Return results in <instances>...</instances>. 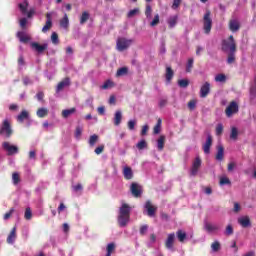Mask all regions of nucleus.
<instances>
[{"mask_svg": "<svg viewBox=\"0 0 256 256\" xmlns=\"http://www.w3.org/2000/svg\"><path fill=\"white\" fill-rule=\"evenodd\" d=\"M36 115L40 119H43L44 117H47V115H49V109L44 107L38 108V110L36 111Z\"/></svg>", "mask_w": 256, "mask_h": 256, "instance_id": "cd10ccee", "label": "nucleus"}, {"mask_svg": "<svg viewBox=\"0 0 256 256\" xmlns=\"http://www.w3.org/2000/svg\"><path fill=\"white\" fill-rule=\"evenodd\" d=\"M133 45V39H127L125 37H120L116 41L117 51L123 52L127 51Z\"/></svg>", "mask_w": 256, "mask_h": 256, "instance_id": "20e7f679", "label": "nucleus"}, {"mask_svg": "<svg viewBox=\"0 0 256 256\" xmlns=\"http://www.w3.org/2000/svg\"><path fill=\"white\" fill-rule=\"evenodd\" d=\"M176 237L180 243H185V241H187V232L179 229L176 232Z\"/></svg>", "mask_w": 256, "mask_h": 256, "instance_id": "5701e85b", "label": "nucleus"}, {"mask_svg": "<svg viewBox=\"0 0 256 256\" xmlns=\"http://www.w3.org/2000/svg\"><path fill=\"white\" fill-rule=\"evenodd\" d=\"M12 181H13L14 185H19V183L21 182V177L19 176V173L14 172L12 174Z\"/></svg>", "mask_w": 256, "mask_h": 256, "instance_id": "79ce46f5", "label": "nucleus"}, {"mask_svg": "<svg viewBox=\"0 0 256 256\" xmlns=\"http://www.w3.org/2000/svg\"><path fill=\"white\" fill-rule=\"evenodd\" d=\"M209 93H211V84L209 82H205L200 88V97L205 99Z\"/></svg>", "mask_w": 256, "mask_h": 256, "instance_id": "f8f14e48", "label": "nucleus"}, {"mask_svg": "<svg viewBox=\"0 0 256 256\" xmlns=\"http://www.w3.org/2000/svg\"><path fill=\"white\" fill-rule=\"evenodd\" d=\"M13 135V128L11 127V122L9 120L5 119L2 122V125L0 127V136L4 137L5 139H10V137Z\"/></svg>", "mask_w": 256, "mask_h": 256, "instance_id": "7ed1b4c3", "label": "nucleus"}, {"mask_svg": "<svg viewBox=\"0 0 256 256\" xmlns=\"http://www.w3.org/2000/svg\"><path fill=\"white\" fill-rule=\"evenodd\" d=\"M51 27H53V18L51 17V13H46V23L42 28V33H47L50 31Z\"/></svg>", "mask_w": 256, "mask_h": 256, "instance_id": "4468645a", "label": "nucleus"}, {"mask_svg": "<svg viewBox=\"0 0 256 256\" xmlns=\"http://www.w3.org/2000/svg\"><path fill=\"white\" fill-rule=\"evenodd\" d=\"M236 53H237V51L228 52V57H227L228 65H233V63H235V60H236L235 54Z\"/></svg>", "mask_w": 256, "mask_h": 256, "instance_id": "2f4dec72", "label": "nucleus"}, {"mask_svg": "<svg viewBox=\"0 0 256 256\" xmlns=\"http://www.w3.org/2000/svg\"><path fill=\"white\" fill-rule=\"evenodd\" d=\"M178 85L179 87H182L183 89L189 87V80L187 79H181V80H178Z\"/></svg>", "mask_w": 256, "mask_h": 256, "instance_id": "09e8293b", "label": "nucleus"}, {"mask_svg": "<svg viewBox=\"0 0 256 256\" xmlns=\"http://www.w3.org/2000/svg\"><path fill=\"white\" fill-rule=\"evenodd\" d=\"M224 155H225V148L223 147V145H218L217 153H216V160L223 161Z\"/></svg>", "mask_w": 256, "mask_h": 256, "instance_id": "b1692460", "label": "nucleus"}, {"mask_svg": "<svg viewBox=\"0 0 256 256\" xmlns=\"http://www.w3.org/2000/svg\"><path fill=\"white\" fill-rule=\"evenodd\" d=\"M97 141H99V136L94 134L90 136L88 143L90 147H95V143H97Z\"/></svg>", "mask_w": 256, "mask_h": 256, "instance_id": "4c0bfd02", "label": "nucleus"}, {"mask_svg": "<svg viewBox=\"0 0 256 256\" xmlns=\"http://www.w3.org/2000/svg\"><path fill=\"white\" fill-rule=\"evenodd\" d=\"M233 233H234L233 225L228 224V225L226 226L224 235H226L227 237H229V236L233 235Z\"/></svg>", "mask_w": 256, "mask_h": 256, "instance_id": "a18cd8bd", "label": "nucleus"}, {"mask_svg": "<svg viewBox=\"0 0 256 256\" xmlns=\"http://www.w3.org/2000/svg\"><path fill=\"white\" fill-rule=\"evenodd\" d=\"M123 175L126 181H131V179H133V169H131L129 166H125L123 168Z\"/></svg>", "mask_w": 256, "mask_h": 256, "instance_id": "aec40b11", "label": "nucleus"}, {"mask_svg": "<svg viewBox=\"0 0 256 256\" xmlns=\"http://www.w3.org/2000/svg\"><path fill=\"white\" fill-rule=\"evenodd\" d=\"M49 47V45L47 43L45 44H39L38 42H32L31 43V48L35 49V51H37V53H43V51H47V48Z\"/></svg>", "mask_w": 256, "mask_h": 256, "instance_id": "a211bd4d", "label": "nucleus"}, {"mask_svg": "<svg viewBox=\"0 0 256 256\" xmlns=\"http://www.w3.org/2000/svg\"><path fill=\"white\" fill-rule=\"evenodd\" d=\"M211 249L214 253H217V251H220L221 250V243L219 241H214L212 244H211Z\"/></svg>", "mask_w": 256, "mask_h": 256, "instance_id": "58836bf2", "label": "nucleus"}, {"mask_svg": "<svg viewBox=\"0 0 256 256\" xmlns=\"http://www.w3.org/2000/svg\"><path fill=\"white\" fill-rule=\"evenodd\" d=\"M16 37L19 39L20 43L27 44L29 43V41H31V36L25 33V31L17 32Z\"/></svg>", "mask_w": 256, "mask_h": 256, "instance_id": "f3484780", "label": "nucleus"}, {"mask_svg": "<svg viewBox=\"0 0 256 256\" xmlns=\"http://www.w3.org/2000/svg\"><path fill=\"white\" fill-rule=\"evenodd\" d=\"M151 13H153V8H151L150 4H147L145 9V16L147 19H151Z\"/></svg>", "mask_w": 256, "mask_h": 256, "instance_id": "8fccbe9b", "label": "nucleus"}, {"mask_svg": "<svg viewBox=\"0 0 256 256\" xmlns=\"http://www.w3.org/2000/svg\"><path fill=\"white\" fill-rule=\"evenodd\" d=\"M18 7L23 15H27V7H29V3L27 1H25L23 4L20 3Z\"/></svg>", "mask_w": 256, "mask_h": 256, "instance_id": "ea45409f", "label": "nucleus"}, {"mask_svg": "<svg viewBox=\"0 0 256 256\" xmlns=\"http://www.w3.org/2000/svg\"><path fill=\"white\" fill-rule=\"evenodd\" d=\"M129 73V68L127 67H121L116 72V77H124V75H127Z\"/></svg>", "mask_w": 256, "mask_h": 256, "instance_id": "473e14b6", "label": "nucleus"}, {"mask_svg": "<svg viewBox=\"0 0 256 256\" xmlns=\"http://www.w3.org/2000/svg\"><path fill=\"white\" fill-rule=\"evenodd\" d=\"M211 145H213V136H211V134H208L206 142L203 145V151L206 155H209V153H211Z\"/></svg>", "mask_w": 256, "mask_h": 256, "instance_id": "ddd939ff", "label": "nucleus"}, {"mask_svg": "<svg viewBox=\"0 0 256 256\" xmlns=\"http://www.w3.org/2000/svg\"><path fill=\"white\" fill-rule=\"evenodd\" d=\"M139 13V8H134L133 10H130L127 14V17L131 19V17H135Z\"/></svg>", "mask_w": 256, "mask_h": 256, "instance_id": "603ef678", "label": "nucleus"}, {"mask_svg": "<svg viewBox=\"0 0 256 256\" xmlns=\"http://www.w3.org/2000/svg\"><path fill=\"white\" fill-rule=\"evenodd\" d=\"M90 14L89 12L85 11L82 13L80 17V25H85L86 21H89Z\"/></svg>", "mask_w": 256, "mask_h": 256, "instance_id": "e433bc0d", "label": "nucleus"}, {"mask_svg": "<svg viewBox=\"0 0 256 256\" xmlns=\"http://www.w3.org/2000/svg\"><path fill=\"white\" fill-rule=\"evenodd\" d=\"M147 131H149V125H144L143 127H142V130H141V135L142 136H145V135H147Z\"/></svg>", "mask_w": 256, "mask_h": 256, "instance_id": "338daca9", "label": "nucleus"}, {"mask_svg": "<svg viewBox=\"0 0 256 256\" xmlns=\"http://www.w3.org/2000/svg\"><path fill=\"white\" fill-rule=\"evenodd\" d=\"M174 75H175V72H173V69L171 67H167L165 77H166V82L168 84L171 83V81L173 80Z\"/></svg>", "mask_w": 256, "mask_h": 256, "instance_id": "bb28decb", "label": "nucleus"}, {"mask_svg": "<svg viewBox=\"0 0 256 256\" xmlns=\"http://www.w3.org/2000/svg\"><path fill=\"white\" fill-rule=\"evenodd\" d=\"M221 50L224 53L237 51V42H235L233 35H230L227 40H222Z\"/></svg>", "mask_w": 256, "mask_h": 256, "instance_id": "f03ea898", "label": "nucleus"}, {"mask_svg": "<svg viewBox=\"0 0 256 256\" xmlns=\"http://www.w3.org/2000/svg\"><path fill=\"white\" fill-rule=\"evenodd\" d=\"M225 113L226 117H233V115L239 113V104H237L235 101L230 102L225 110Z\"/></svg>", "mask_w": 256, "mask_h": 256, "instance_id": "6e6552de", "label": "nucleus"}, {"mask_svg": "<svg viewBox=\"0 0 256 256\" xmlns=\"http://www.w3.org/2000/svg\"><path fill=\"white\" fill-rule=\"evenodd\" d=\"M161 123H162V120H161V118H159L157 120L156 125L153 128L154 135H159L161 133Z\"/></svg>", "mask_w": 256, "mask_h": 256, "instance_id": "f704fd0d", "label": "nucleus"}, {"mask_svg": "<svg viewBox=\"0 0 256 256\" xmlns=\"http://www.w3.org/2000/svg\"><path fill=\"white\" fill-rule=\"evenodd\" d=\"M213 28V19H211V11L207 10L203 17V30L206 35L211 33Z\"/></svg>", "mask_w": 256, "mask_h": 256, "instance_id": "39448f33", "label": "nucleus"}, {"mask_svg": "<svg viewBox=\"0 0 256 256\" xmlns=\"http://www.w3.org/2000/svg\"><path fill=\"white\" fill-rule=\"evenodd\" d=\"M204 229L205 231H207L208 233H213L215 231H219V226L217 225H213L209 222H205L204 224Z\"/></svg>", "mask_w": 256, "mask_h": 256, "instance_id": "393cba45", "label": "nucleus"}, {"mask_svg": "<svg viewBox=\"0 0 256 256\" xmlns=\"http://www.w3.org/2000/svg\"><path fill=\"white\" fill-rule=\"evenodd\" d=\"M238 223L239 225H241V227L244 228L251 227V219L249 218V216L239 218Z\"/></svg>", "mask_w": 256, "mask_h": 256, "instance_id": "412c9836", "label": "nucleus"}, {"mask_svg": "<svg viewBox=\"0 0 256 256\" xmlns=\"http://www.w3.org/2000/svg\"><path fill=\"white\" fill-rule=\"evenodd\" d=\"M216 135L218 137L223 135V124H217V126H216Z\"/></svg>", "mask_w": 256, "mask_h": 256, "instance_id": "4d7b16f0", "label": "nucleus"}, {"mask_svg": "<svg viewBox=\"0 0 256 256\" xmlns=\"http://www.w3.org/2000/svg\"><path fill=\"white\" fill-rule=\"evenodd\" d=\"M16 239H17V227H13L7 237V243H9L10 245H13Z\"/></svg>", "mask_w": 256, "mask_h": 256, "instance_id": "6ab92c4d", "label": "nucleus"}, {"mask_svg": "<svg viewBox=\"0 0 256 256\" xmlns=\"http://www.w3.org/2000/svg\"><path fill=\"white\" fill-rule=\"evenodd\" d=\"M158 151H163L165 149V136L161 135L157 140Z\"/></svg>", "mask_w": 256, "mask_h": 256, "instance_id": "c85d7f7f", "label": "nucleus"}, {"mask_svg": "<svg viewBox=\"0 0 256 256\" xmlns=\"http://www.w3.org/2000/svg\"><path fill=\"white\" fill-rule=\"evenodd\" d=\"M60 27H63V29H67L69 27V17H67V14H65L63 19L60 20Z\"/></svg>", "mask_w": 256, "mask_h": 256, "instance_id": "c9c22d12", "label": "nucleus"}, {"mask_svg": "<svg viewBox=\"0 0 256 256\" xmlns=\"http://www.w3.org/2000/svg\"><path fill=\"white\" fill-rule=\"evenodd\" d=\"M181 5V0H173L172 9H179Z\"/></svg>", "mask_w": 256, "mask_h": 256, "instance_id": "0e129e2a", "label": "nucleus"}, {"mask_svg": "<svg viewBox=\"0 0 256 256\" xmlns=\"http://www.w3.org/2000/svg\"><path fill=\"white\" fill-rule=\"evenodd\" d=\"M178 21H179L178 15L170 16L167 19V24H168L169 29H173L177 25Z\"/></svg>", "mask_w": 256, "mask_h": 256, "instance_id": "4be33fe9", "label": "nucleus"}, {"mask_svg": "<svg viewBox=\"0 0 256 256\" xmlns=\"http://www.w3.org/2000/svg\"><path fill=\"white\" fill-rule=\"evenodd\" d=\"M113 251H115V243H109L107 245V254H106V256H111V253H113Z\"/></svg>", "mask_w": 256, "mask_h": 256, "instance_id": "3c124183", "label": "nucleus"}, {"mask_svg": "<svg viewBox=\"0 0 256 256\" xmlns=\"http://www.w3.org/2000/svg\"><path fill=\"white\" fill-rule=\"evenodd\" d=\"M130 192L134 197L139 198L143 195V186L139 185L137 182H132L130 185Z\"/></svg>", "mask_w": 256, "mask_h": 256, "instance_id": "0eeeda50", "label": "nucleus"}, {"mask_svg": "<svg viewBox=\"0 0 256 256\" xmlns=\"http://www.w3.org/2000/svg\"><path fill=\"white\" fill-rule=\"evenodd\" d=\"M158 23H159V14H156L154 16V19L151 21L150 26L151 27H157Z\"/></svg>", "mask_w": 256, "mask_h": 256, "instance_id": "bf43d9fd", "label": "nucleus"}, {"mask_svg": "<svg viewBox=\"0 0 256 256\" xmlns=\"http://www.w3.org/2000/svg\"><path fill=\"white\" fill-rule=\"evenodd\" d=\"M13 213H15V209L11 208L7 213L4 214L3 219L5 221H7L8 219H11V215H13Z\"/></svg>", "mask_w": 256, "mask_h": 256, "instance_id": "864d4df0", "label": "nucleus"}, {"mask_svg": "<svg viewBox=\"0 0 256 256\" xmlns=\"http://www.w3.org/2000/svg\"><path fill=\"white\" fill-rule=\"evenodd\" d=\"M149 229V226L143 225L140 227V235H145L147 233V230Z\"/></svg>", "mask_w": 256, "mask_h": 256, "instance_id": "69168bd1", "label": "nucleus"}, {"mask_svg": "<svg viewBox=\"0 0 256 256\" xmlns=\"http://www.w3.org/2000/svg\"><path fill=\"white\" fill-rule=\"evenodd\" d=\"M201 158L196 157L193 161L192 168H191V175L195 177L197 173H199V169L201 168Z\"/></svg>", "mask_w": 256, "mask_h": 256, "instance_id": "9b49d317", "label": "nucleus"}, {"mask_svg": "<svg viewBox=\"0 0 256 256\" xmlns=\"http://www.w3.org/2000/svg\"><path fill=\"white\" fill-rule=\"evenodd\" d=\"M83 133V129H81V127H76V130H75V137L76 139H80L81 138V135Z\"/></svg>", "mask_w": 256, "mask_h": 256, "instance_id": "680f3d73", "label": "nucleus"}, {"mask_svg": "<svg viewBox=\"0 0 256 256\" xmlns=\"http://www.w3.org/2000/svg\"><path fill=\"white\" fill-rule=\"evenodd\" d=\"M122 119H123V114L121 113V110H117L114 115V125L116 127H119V125H121Z\"/></svg>", "mask_w": 256, "mask_h": 256, "instance_id": "a878e982", "label": "nucleus"}, {"mask_svg": "<svg viewBox=\"0 0 256 256\" xmlns=\"http://www.w3.org/2000/svg\"><path fill=\"white\" fill-rule=\"evenodd\" d=\"M136 147L137 149H139V151H143V149H147V141L141 140L136 144Z\"/></svg>", "mask_w": 256, "mask_h": 256, "instance_id": "49530a36", "label": "nucleus"}, {"mask_svg": "<svg viewBox=\"0 0 256 256\" xmlns=\"http://www.w3.org/2000/svg\"><path fill=\"white\" fill-rule=\"evenodd\" d=\"M229 29L232 33H237L241 29V23L237 19H231L228 24Z\"/></svg>", "mask_w": 256, "mask_h": 256, "instance_id": "2eb2a0df", "label": "nucleus"}, {"mask_svg": "<svg viewBox=\"0 0 256 256\" xmlns=\"http://www.w3.org/2000/svg\"><path fill=\"white\" fill-rule=\"evenodd\" d=\"M197 107V101L195 100H190L188 102V108L190 109V111H194V109Z\"/></svg>", "mask_w": 256, "mask_h": 256, "instance_id": "13d9d810", "label": "nucleus"}, {"mask_svg": "<svg viewBox=\"0 0 256 256\" xmlns=\"http://www.w3.org/2000/svg\"><path fill=\"white\" fill-rule=\"evenodd\" d=\"M2 148L4 149V151H6L8 156L17 155V153H19V147L15 146L9 142H3Z\"/></svg>", "mask_w": 256, "mask_h": 256, "instance_id": "423d86ee", "label": "nucleus"}, {"mask_svg": "<svg viewBox=\"0 0 256 256\" xmlns=\"http://www.w3.org/2000/svg\"><path fill=\"white\" fill-rule=\"evenodd\" d=\"M109 87H113V82L111 80H107L103 85L102 89H109Z\"/></svg>", "mask_w": 256, "mask_h": 256, "instance_id": "e2e57ef3", "label": "nucleus"}, {"mask_svg": "<svg viewBox=\"0 0 256 256\" xmlns=\"http://www.w3.org/2000/svg\"><path fill=\"white\" fill-rule=\"evenodd\" d=\"M220 185H231V180L227 177H221Z\"/></svg>", "mask_w": 256, "mask_h": 256, "instance_id": "6e6d98bb", "label": "nucleus"}, {"mask_svg": "<svg viewBox=\"0 0 256 256\" xmlns=\"http://www.w3.org/2000/svg\"><path fill=\"white\" fill-rule=\"evenodd\" d=\"M44 97H45V93L43 92H38L36 94V99H38L39 101H43Z\"/></svg>", "mask_w": 256, "mask_h": 256, "instance_id": "774afa93", "label": "nucleus"}, {"mask_svg": "<svg viewBox=\"0 0 256 256\" xmlns=\"http://www.w3.org/2000/svg\"><path fill=\"white\" fill-rule=\"evenodd\" d=\"M51 41H52L53 45H59V34H57V32L52 33Z\"/></svg>", "mask_w": 256, "mask_h": 256, "instance_id": "de8ad7c7", "label": "nucleus"}, {"mask_svg": "<svg viewBox=\"0 0 256 256\" xmlns=\"http://www.w3.org/2000/svg\"><path fill=\"white\" fill-rule=\"evenodd\" d=\"M25 119H29V112L27 110H23L18 116L17 121L19 123H23Z\"/></svg>", "mask_w": 256, "mask_h": 256, "instance_id": "c756f323", "label": "nucleus"}, {"mask_svg": "<svg viewBox=\"0 0 256 256\" xmlns=\"http://www.w3.org/2000/svg\"><path fill=\"white\" fill-rule=\"evenodd\" d=\"M75 111H77L76 108L65 109L62 111V117H64V119H67L68 117H71V115H73Z\"/></svg>", "mask_w": 256, "mask_h": 256, "instance_id": "7c9ffc66", "label": "nucleus"}, {"mask_svg": "<svg viewBox=\"0 0 256 256\" xmlns=\"http://www.w3.org/2000/svg\"><path fill=\"white\" fill-rule=\"evenodd\" d=\"M144 207L147 211L148 217H155V213H157V207L153 206L151 200H147Z\"/></svg>", "mask_w": 256, "mask_h": 256, "instance_id": "9d476101", "label": "nucleus"}, {"mask_svg": "<svg viewBox=\"0 0 256 256\" xmlns=\"http://www.w3.org/2000/svg\"><path fill=\"white\" fill-rule=\"evenodd\" d=\"M24 218L26 219V221H31V219L33 218V212L31 211V208H26Z\"/></svg>", "mask_w": 256, "mask_h": 256, "instance_id": "c03bdc74", "label": "nucleus"}, {"mask_svg": "<svg viewBox=\"0 0 256 256\" xmlns=\"http://www.w3.org/2000/svg\"><path fill=\"white\" fill-rule=\"evenodd\" d=\"M194 59L193 58H189L188 62L186 64V73H191L192 69H193V63H194Z\"/></svg>", "mask_w": 256, "mask_h": 256, "instance_id": "a19ab883", "label": "nucleus"}, {"mask_svg": "<svg viewBox=\"0 0 256 256\" xmlns=\"http://www.w3.org/2000/svg\"><path fill=\"white\" fill-rule=\"evenodd\" d=\"M237 137H239V130L237 129V127H232L230 139H232L233 141H237Z\"/></svg>", "mask_w": 256, "mask_h": 256, "instance_id": "72a5a7b5", "label": "nucleus"}, {"mask_svg": "<svg viewBox=\"0 0 256 256\" xmlns=\"http://www.w3.org/2000/svg\"><path fill=\"white\" fill-rule=\"evenodd\" d=\"M164 245L169 251H175V233L168 234Z\"/></svg>", "mask_w": 256, "mask_h": 256, "instance_id": "1a4fd4ad", "label": "nucleus"}, {"mask_svg": "<svg viewBox=\"0 0 256 256\" xmlns=\"http://www.w3.org/2000/svg\"><path fill=\"white\" fill-rule=\"evenodd\" d=\"M215 81L217 83H225V81H227V76H225V74H218L215 77Z\"/></svg>", "mask_w": 256, "mask_h": 256, "instance_id": "37998d69", "label": "nucleus"}, {"mask_svg": "<svg viewBox=\"0 0 256 256\" xmlns=\"http://www.w3.org/2000/svg\"><path fill=\"white\" fill-rule=\"evenodd\" d=\"M127 125H128V129L130 131H133V129H135V125H137V120H129Z\"/></svg>", "mask_w": 256, "mask_h": 256, "instance_id": "5fc2aeb1", "label": "nucleus"}, {"mask_svg": "<svg viewBox=\"0 0 256 256\" xmlns=\"http://www.w3.org/2000/svg\"><path fill=\"white\" fill-rule=\"evenodd\" d=\"M69 85H71V79L69 77L64 78L58 83L56 93H60V91H63V89H65V87H69Z\"/></svg>", "mask_w": 256, "mask_h": 256, "instance_id": "dca6fc26", "label": "nucleus"}, {"mask_svg": "<svg viewBox=\"0 0 256 256\" xmlns=\"http://www.w3.org/2000/svg\"><path fill=\"white\" fill-rule=\"evenodd\" d=\"M130 219H131V207L129 206V204L124 203L119 209L118 225L120 227H127V223H129Z\"/></svg>", "mask_w": 256, "mask_h": 256, "instance_id": "f257e3e1", "label": "nucleus"}, {"mask_svg": "<svg viewBox=\"0 0 256 256\" xmlns=\"http://www.w3.org/2000/svg\"><path fill=\"white\" fill-rule=\"evenodd\" d=\"M103 151H105V145H100L98 146L95 150L94 153L96 155H101V153H103Z\"/></svg>", "mask_w": 256, "mask_h": 256, "instance_id": "052dcab7", "label": "nucleus"}]
</instances>
